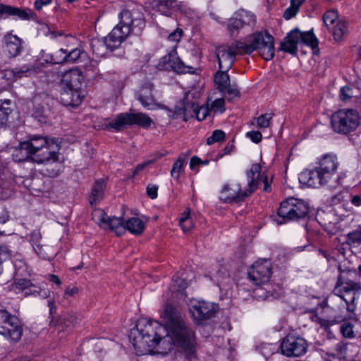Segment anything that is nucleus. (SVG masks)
Segmentation results:
<instances>
[{"label": "nucleus", "mask_w": 361, "mask_h": 361, "mask_svg": "<svg viewBox=\"0 0 361 361\" xmlns=\"http://www.w3.org/2000/svg\"><path fill=\"white\" fill-rule=\"evenodd\" d=\"M164 326L157 322L139 321L128 335L137 355L156 352L166 354L176 345L180 349V356L188 360L196 357L195 332L190 329L179 311L166 305L162 313Z\"/></svg>", "instance_id": "1"}, {"label": "nucleus", "mask_w": 361, "mask_h": 361, "mask_svg": "<svg viewBox=\"0 0 361 361\" xmlns=\"http://www.w3.org/2000/svg\"><path fill=\"white\" fill-rule=\"evenodd\" d=\"M119 23L106 37L110 51L118 48L130 34L139 35L145 27L143 14L137 11L123 10L119 14Z\"/></svg>", "instance_id": "2"}, {"label": "nucleus", "mask_w": 361, "mask_h": 361, "mask_svg": "<svg viewBox=\"0 0 361 361\" xmlns=\"http://www.w3.org/2000/svg\"><path fill=\"white\" fill-rule=\"evenodd\" d=\"M13 156L18 161L30 159L37 164L56 161L57 154L50 149V144L46 137L32 135L27 140L20 142L14 152Z\"/></svg>", "instance_id": "3"}, {"label": "nucleus", "mask_w": 361, "mask_h": 361, "mask_svg": "<svg viewBox=\"0 0 361 361\" xmlns=\"http://www.w3.org/2000/svg\"><path fill=\"white\" fill-rule=\"evenodd\" d=\"M241 48V54H250L257 51L266 61L272 59L275 54L274 38L267 32H257L250 35L246 42L237 41V47Z\"/></svg>", "instance_id": "4"}, {"label": "nucleus", "mask_w": 361, "mask_h": 361, "mask_svg": "<svg viewBox=\"0 0 361 361\" xmlns=\"http://www.w3.org/2000/svg\"><path fill=\"white\" fill-rule=\"evenodd\" d=\"M359 124V114L352 109L338 110L331 116V127L335 132L340 134L347 135L354 131Z\"/></svg>", "instance_id": "5"}, {"label": "nucleus", "mask_w": 361, "mask_h": 361, "mask_svg": "<svg viewBox=\"0 0 361 361\" xmlns=\"http://www.w3.org/2000/svg\"><path fill=\"white\" fill-rule=\"evenodd\" d=\"M262 167L259 164H252L250 170L247 172V176L249 178L248 187L249 188L243 191L240 188L238 190L231 188L228 185L224 186L221 191L220 199L226 202H240L243 200L245 197L250 195L257 188V183L254 180L255 173H259L261 171Z\"/></svg>", "instance_id": "6"}, {"label": "nucleus", "mask_w": 361, "mask_h": 361, "mask_svg": "<svg viewBox=\"0 0 361 361\" xmlns=\"http://www.w3.org/2000/svg\"><path fill=\"white\" fill-rule=\"evenodd\" d=\"M153 123L152 119L144 113H122L115 119L106 124L108 129L113 128L117 131L122 130L126 126L137 125L147 128Z\"/></svg>", "instance_id": "7"}, {"label": "nucleus", "mask_w": 361, "mask_h": 361, "mask_svg": "<svg viewBox=\"0 0 361 361\" xmlns=\"http://www.w3.org/2000/svg\"><path fill=\"white\" fill-rule=\"evenodd\" d=\"M308 212V204L302 200L294 198L281 202L278 210L279 216L286 220L304 218Z\"/></svg>", "instance_id": "8"}, {"label": "nucleus", "mask_w": 361, "mask_h": 361, "mask_svg": "<svg viewBox=\"0 0 361 361\" xmlns=\"http://www.w3.org/2000/svg\"><path fill=\"white\" fill-rule=\"evenodd\" d=\"M22 333L18 318L5 310H0V334L16 342L20 339Z\"/></svg>", "instance_id": "9"}, {"label": "nucleus", "mask_w": 361, "mask_h": 361, "mask_svg": "<svg viewBox=\"0 0 361 361\" xmlns=\"http://www.w3.org/2000/svg\"><path fill=\"white\" fill-rule=\"evenodd\" d=\"M359 290H361L360 283L352 280H346L341 282L338 279L334 289V293L345 302L346 309L348 311L353 312L354 310L353 303L355 299V294Z\"/></svg>", "instance_id": "10"}, {"label": "nucleus", "mask_w": 361, "mask_h": 361, "mask_svg": "<svg viewBox=\"0 0 361 361\" xmlns=\"http://www.w3.org/2000/svg\"><path fill=\"white\" fill-rule=\"evenodd\" d=\"M307 348V341L295 334H288L281 344V353L287 357H300L306 353Z\"/></svg>", "instance_id": "11"}, {"label": "nucleus", "mask_w": 361, "mask_h": 361, "mask_svg": "<svg viewBox=\"0 0 361 361\" xmlns=\"http://www.w3.org/2000/svg\"><path fill=\"white\" fill-rule=\"evenodd\" d=\"M237 54H241L240 46L237 47V41L231 45L223 44L216 48V55L220 70L229 71L235 61Z\"/></svg>", "instance_id": "12"}, {"label": "nucleus", "mask_w": 361, "mask_h": 361, "mask_svg": "<svg viewBox=\"0 0 361 361\" xmlns=\"http://www.w3.org/2000/svg\"><path fill=\"white\" fill-rule=\"evenodd\" d=\"M92 219L104 229L109 228L118 235L124 233L125 222L123 218L108 216L104 210L95 209L92 212Z\"/></svg>", "instance_id": "13"}, {"label": "nucleus", "mask_w": 361, "mask_h": 361, "mask_svg": "<svg viewBox=\"0 0 361 361\" xmlns=\"http://www.w3.org/2000/svg\"><path fill=\"white\" fill-rule=\"evenodd\" d=\"M190 312L193 319L199 324L214 317L217 312V306L205 301H194L190 305Z\"/></svg>", "instance_id": "14"}, {"label": "nucleus", "mask_w": 361, "mask_h": 361, "mask_svg": "<svg viewBox=\"0 0 361 361\" xmlns=\"http://www.w3.org/2000/svg\"><path fill=\"white\" fill-rule=\"evenodd\" d=\"M248 277L252 283L259 286L267 283L271 275V264L267 259L257 261L248 270Z\"/></svg>", "instance_id": "15"}, {"label": "nucleus", "mask_w": 361, "mask_h": 361, "mask_svg": "<svg viewBox=\"0 0 361 361\" xmlns=\"http://www.w3.org/2000/svg\"><path fill=\"white\" fill-rule=\"evenodd\" d=\"M160 65L165 69H172L178 73H186L193 72L194 68L185 65L178 56L176 50H172L167 55L161 58Z\"/></svg>", "instance_id": "16"}, {"label": "nucleus", "mask_w": 361, "mask_h": 361, "mask_svg": "<svg viewBox=\"0 0 361 361\" xmlns=\"http://www.w3.org/2000/svg\"><path fill=\"white\" fill-rule=\"evenodd\" d=\"M183 112L184 115L192 117L195 116L198 121L204 120L209 114V110L207 108L201 106L199 107L195 103H187L184 105L183 108H179L178 110H176V112L171 115L169 114V116L172 117V118H176V116L178 114H181L180 111ZM170 114H171V111L169 109Z\"/></svg>", "instance_id": "17"}, {"label": "nucleus", "mask_w": 361, "mask_h": 361, "mask_svg": "<svg viewBox=\"0 0 361 361\" xmlns=\"http://www.w3.org/2000/svg\"><path fill=\"white\" fill-rule=\"evenodd\" d=\"M84 78L78 69H71L63 73L61 79L62 88L81 89Z\"/></svg>", "instance_id": "18"}, {"label": "nucleus", "mask_w": 361, "mask_h": 361, "mask_svg": "<svg viewBox=\"0 0 361 361\" xmlns=\"http://www.w3.org/2000/svg\"><path fill=\"white\" fill-rule=\"evenodd\" d=\"M300 37L301 34L298 29L295 28L291 30L281 42L279 49L293 55L296 54Z\"/></svg>", "instance_id": "19"}, {"label": "nucleus", "mask_w": 361, "mask_h": 361, "mask_svg": "<svg viewBox=\"0 0 361 361\" xmlns=\"http://www.w3.org/2000/svg\"><path fill=\"white\" fill-rule=\"evenodd\" d=\"M84 97L81 89L72 90V88H62L61 92V101L65 106H78Z\"/></svg>", "instance_id": "20"}, {"label": "nucleus", "mask_w": 361, "mask_h": 361, "mask_svg": "<svg viewBox=\"0 0 361 361\" xmlns=\"http://www.w3.org/2000/svg\"><path fill=\"white\" fill-rule=\"evenodd\" d=\"M4 41L5 43L4 51L10 58L16 57L23 50L22 39L16 35L6 34L4 37Z\"/></svg>", "instance_id": "21"}, {"label": "nucleus", "mask_w": 361, "mask_h": 361, "mask_svg": "<svg viewBox=\"0 0 361 361\" xmlns=\"http://www.w3.org/2000/svg\"><path fill=\"white\" fill-rule=\"evenodd\" d=\"M153 85L150 82L145 83L136 94L137 99L144 108L150 109L155 105V99L152 93Z\"/></svg>", "instance_id": "22"}, {"label": "nucleus", "mask_w": 361, "mask_h": 361, "mask_svg": "<svg viewBox=\"0 0 361 361\" xmlns=\"http://www.w3.org/2000/svg\"><path fill=\"white\" fill-rule=\"evenodd\" d=\"M32 15L30 9H22L11 6L0 4V19L8 16H17L21 20H28Z\"/></svg>", "instance_id": "23"}, {"label": "nucleus", "mask_w": 361, "mask_h": 361, "mask_svg": "<svg viewBox=\"0 0 361 361\" xmlns=\"http://www.w3.org/2000/svg\"><path fill=\"white\" fill-rule=\"evenodd\" d=\"M299 181L302 184L307 185L310 187L318 188L324 186L322 182L321 176L315 167L313 170H305L300 173Z\"/></svg>", "instance_id": "24"}, {"label": "nucleus", "mask_w": 361, "mask_h": 361, "mask_svg": "<svg viewBox=\"0 0 361 361\" xmlns=\"http://www.w3.org/2000/svg\"><path fill=\"white\" fill-rule=\"evenodd\" d=\"M317 170L324 186L329 188H336L341 185L340 180L341 177L337 173V171L321 170L319 169H317Z\"/></svg>", "instance_id": "25"}, {"label": "nucleus", "mask_w": 361, "mask_h": 361, "mask_svg": "<svg viewBox=\"0 0 361 361\" xmlns=\"http://www.w3.org/2000/svg\"><path fill=\"white\" fill-rule=\"evenodd\" d=\"M12 111L11 100L4 98L0 92V128L6 127Z\"/></svg>", "instance_id": "26"}, {"label": "nucleus", "mask_w": 361, "mask_h": 361, "mask_svg": "<svg viewBox=\"0 0 361 361\" xmlns=\"http://www.w3.org/2000/svg\"><path fill=\"white\" fill-rule=\"evenodd\" d=\"M105 188L106 183L104 180L99 179L95 181L90 196V203L92 207L97 205L103 199Z\"/></svg>", "instance_id": "27"}, {"label": "nucleus", "mask_w": 361, "mask_h": 361, "mask_svg": "<svg viewBox=\"0 0 361 361\" xmlns=\"http://www.w3.org/2000/svg\"><path fill=\"white\" fill-rule=\"evenodd\" d=\"M145 228V223L137 217H132L125 222L124 231L128 230L133 235L142 234Z\"/></svg>", "instance_id": "28"}, {"label": "nucleus", "mask_w": 361, "mask_h": 361, "mask_svg": "<svg viewBox=\"0 0 361 361\" xmlns=\"http://www.w3.org/2000/svg\"><path fill=\"white\" fill-rule=\"evenodd\" d=\"M338 165L339 162L336 155L326 154L322 157L317 168L321 170L337 171Z\"/></svg>", "instance_id": "29"}, {"label": "nucleus", "mask_w": 361, "mask_h": 361, "mask_svg": "<svg viewBox=\"0 0 361 361\" xmlns=\"http://www.w3.org/2000/svg\"><path fill=\"white\" fill-rule=\"evenodd\" d=\"M51 99L44 94H39L35 96L33 99V104L35 106V114L38 116H45V113L49 110L48 102Z\"/></svg>", "instance_id": "30"}, {"label": "nucleus", "mask_w": 361, "mask_h": 361, "mask_svg": "<svg viewBox=\"0 0 361 361\" xmlns=\"http://www.w3.org/2000/svg\"><path fill=\"white\" fill-rule=\"evenodd\" d=\"M92 53L98 56H103L106 54V50L109 47L106 42V37L103 39H92L90 42Z\"/></svg>", "instance_id": "31"}, {"label": "nucleus", "mask_w": 361, "mask_h": 361, "mask_svg": "<svg viewBox=\"0 0 361 361\" xmlns=\"http://www.w3.org/2000/svg\"><path fill=\"white\" fill-rule=\"evenodd\" d=\"M228 71L220 70L214 75V82L218 86L219 91H224L230 84V78L227 72Z\"/></svg>", "instance_id": "32"}, {"label": "nucleus", "mask_w": 361, "mask_h": 361, "mask_svg": "<svg viewBox=\"0 0 361 361\" xmlns=\"http://www.w3.org/2000/svg\"><path fill=\"white\" fill-rule=\"evenodd\" d=\"M176 7H178L176 0H161L157 4L158 11L166 16H170L171 11Z\"/></svg>", "instance_id": "33"}, {"label": "nucleus", "mask_w": 361, "mask_h": 361, "mask_svg": "<svg viewBox=\"0 0 361 361\" xmlns=\"http://www.w3.org/2000/svg\"><path fill=\"white\" fill-rule=\"evenodd\" d=\"M41 238L42 235L39 231L38 230L32 231V233L30 234V240L32 243L33 248L35 252L39 256L44 258L45 256L42 249L43 245L40 244Z\"/></svg>", "instance_id": "34"}, {"label": "nucleus", "mask_w": 361, "mask_h": 361, "mask_svg": "<svg viewBox=\"0 0 361 361\" xmlns=\"http://www.w3.org/2000/svg\"><path fill=\"white\" fill-rule=\"evenodd\" d=\"M331 32L333 37L336 41H339L342 39L343 36L347 32V26L344 22L341 20L337 21V23L331 26V29L329 30Z\"/></svg>", "instance_id": "35"}, {"label": "nucleus", "mask_w": 361, "mask_h": 361, "mask_svg": "<svg viewBox=\"0 0 361 361\" xmlns=\"http://www.w3.org/2000/svg\"><path fill=\"white\" fill-rule=\"evenodd\" d=\"M33 68L30 66L24 65L21 67H16L6 71V75H12L16 79L20 78L27 73L33 72Z\"/></svg>", "instance_id": "36"}, {"label": "nucleus", "mask_w": 361, "mask_h": 361, "mask_svg": "<svg viewBox=\"0 0 361 361\" xmlns=\"http://www.w3.org/2000/svg\"><path fill=\"white\" fill-rule=\"evenodd\" d=\"M188 286V282L178 276H175L172 279L169 289L172 293H182Z\"/></svg>", "instance_id": "37"}, {"label": "nucleus", "mask_w": 361, "mask_h": 361, "mask_svg": "<svg viewBox=\"0 0 361 361\" xmlns=\"http://www.w3.org/2000/svg\"><path fill=\"white\" fill-rule=\"evenodd\" d=\"M300 42L315 49L318 47V40L312 31L300 32Z\"/></svg>", "instance_id": "38"}, {"label": "nucleus", "mask_w": 361, "mask_h": 361, "mask_svg": "<svg viewBox=\"0 0 361 361\" xmlns=\"http://www.w3.org/2000/svg\"><path fill=\"white\" fill-rule=\"evenodd\" d=\"M304 1L305 0H290V6L286 9L283 17L286 20H289L295 16L298 12L300 6Z\"/></svg>", "instance_id": "39"}, {"label": "nucleus", "mask_w": 361, "mask_h": 361, "mask_svg": "<svg viewBox=\"0 0 361 361\" xmlns=\"http://www.w3.org/2000/svg\"><path fill=\"white\" fill-rule=\"evenodd\" d=\"M189 152L185 154V157H179L173 164L172 169L171 171V175L175 179H178L180 177V172L182 171L183 166L185 164L187 157L189 155Z\"/></svg>", "instance_id": "40"}, {"label": "nucleus", "mask_w": 361, "mask_h": 361, "mask_svg": "<svg viewBox=\"0 0 361 361\" xmlns=\"http://www.w3.org/2000/svg\"><path fill=\"white\" fill-rule=\"evenodd\" d=\"M238 16H239L238 18L241 21L243 26H245V25L252 26L255 25V23L256 22V17L251 12L242 10L239 13Z\"/></svg>", "instance_id": "41"}, {"label": "nucleus", "mask_w": 361, "mask_h": 361, "mask_svg": "<svg viewBox=\"0 0 361 361\" xmlns=\"http://www.w3.org/2000/svg\"><path fill=\"white\" fill-rule=\"evenodd\" d=\"M323 21L328 30L331 29V26L335 25L338 20V13L336 11H329L324 14Z\"/></svg>", "instance_id": "42"}, {"label": "nucleus", "mask_w": 361, "mask_h": 361, "mask_svg": "<svg viewBox=\"0 0 361 361\" xmlns=\"http://www.w3.org/2000/svg\"><path fill=\"white\" fill-rule=\"evenodd\" d=\"M345 319L342 315L335 316L334 319L328 320L322 318H318L317 322L320 325L321 327L324 328L326 331L329 330V327L336 323L341 322Z\"/></svg>", "instance_id": "43"}, {"label": "nucleus", "mask_w": 361, "mask_h": 361, "mask_svg": "<svg viewBox=\"0 0 361 361\" xmlns=\"http://www.w3.org/2000/svg\"><path fill=\"white\" fill-rule=\"evenodd\" d=\"M66 54L64 59H66V63L76 61L82 54V51L79 48H75L72 49H65Z\"/></svg>", "instance_id": "44"}, {"label": "nucleus", "mask_w": 361, "mask_h": 361, "mask_svg": "<svg viewBox=\"0 0 361 361\" xmlns=\"http://www.w3.org/2000/svg\"><path fill=\"white\" fill-rule=\"evenodd\" d=\"M348 243L352 244H361V225L358 226L357 228L347 234Z\"/></svg>", "instance_id": "45"}, {"label": "nucleus", "mask_w": 361, "mask_h": 361, "mask_svg": "<svg viewBox=\"0 0 361 361\" xmlns=\"http://www.w3.org/2000/svg\"><path fill=\"white\" fill-rule=\"evenodd\" d=\"M244 26L242 24L239 18H231L227 24V29L230 32L231 35H233L235 32H237L240 29Z\"/></svg>", "instance_id": "46"}, {"label": "nucleus", "mask_w": 361, "mask_h": 361, "mask_svg": "<svg viewBox=\"0 0 361 361\" xmlns=\"http://www.w3.org/2000/svg\"><path fill=\"white\" fill-rule=\"evenodd\" d=\"M254 180L255 183H257V186L261 182L264 184V191L269 192L271 190V181L269 180L267 176L260 175V172L259 173H255Z\"/></svg>", "instance_id": "47"}, {"label": "nucleus", "mask_w": 361, "mask_h": 361, "mask_svg": "<svg viewBox=\"0 0 361 361\" xmlns=\"http://www.w3.org/2000/svg\"><path fill=\"white\" fill-rule=\"evenodd\" d=\"M214 277L216 278L219 286H221L224 285L223 281L228 279L229 281L231 279L229 278L228 273L225 267H221L216 271Z\"/></svg>", "instance_id": "48"}, {"label": "nucleus", "mask_w": 361, "mask_h": 361, "mask_svg": "<svg viewBox=\"0 0 361 361\" xmlns=\"http://www.w3.org/2000/svg\"><path fill=\"white\" fill-rule=\"evenodd\" d=\"M225 138V133L221 130H215L212 135L207 140V145H212L216 142L223 141Z\"/></svg>", "instance_id": "49"}, {"label": "nucleus", "mask_w": 361, "mask_h": 361, "mask_svg": "<svg viewBox=\"0 0 361 361\" xmlns=\"http://www.w3.org/2000/svg\"><path fill=\"white\" fill-rule=\"evenodd\" d=\"M11 253L4 245H0V274L2 272V264L4 261L11 259Z\"/></svg>", "instance_id": "50"}, {"label": "nucleus", "mask_w": 361, "mask_h": 361, "mask_svg": "<svg viewBox=\"0 0 361 361\" xmlns=\"http://www.w3.org/2000/svg\"><path fill=\"white\" fill-rule=\"evenodd\" d=\"M272 118L271 114H264L259 116L257 119V126L259 128H267L270 125V121Z\"/></svg>", "instance_id": "51"}, {"label": "nucleus", "mask_w": 361, "mask_h": 361, "mask_svg": "<svg viewBox=\"0 0 361 361\" xmlns=\"http://www.w3.org/2000/svg\"><path fill=\"white\" fill-rule=\"evenodd\" d=\"M65 54V49H60L59 51H56L52 54V64H62L66 63V59H64Z\"/></svg>", "instance_id": "52"}, {"label": "nucleus", "mask_w": 361, "mask_h": 361, "mask_svg": "<svg viewBox=\"0 0 361 361\" xmlns=\"http://www.w3.org/2000/svg\"><path fill=\"white\" fill-rule=\"evenodd\" d=\"M353 325L349 322L343 323L341 326V332L345 338H351L354 336Z\"/></svg>", "instance_id": "53"}, {"label": "nucleus", "mask_w": 361, "mask_h": 361, "mask_svg": "<svg viewBox=\"0 0 361 361\" xmlns=\"http://www.w3.org/2000/svg\"><path fill=\"white\" fill-rule=\"evenodd\" d=\"M227 87L224 90V91H221L224 93H227L229 95V99H231L234 97H240L239 90L233 85H231V83L226 86Z\"/></svg>", "instance_id": "54"}, {"label": "nucleus", "mask_w": 361, "mask_h": 361, "mask_svg": "<svg viewBox=\"0 0 361 361\" xmlns=\"http://www.w3.org/2000/svg\"><path fill=\"white\" fill-rule=\"evenodd\" d=\"M247 137L255 143H258L262 140V135L259 131H250L246 134Z\"/></svg>", "instance_id": "55"}, {"label": "nucleus", "mask_w": 361, "mask_h": 361, "mask_svg": "<svg viewBox=\"0 0 361 361\" xmlns=\"http://www.w3.org/2000/svg\"><path fill=\"white\" fill-rule=\"evenodd\" d=\"M183 36V30L180 28H177L176 30H174L173 32H171L169 37L168 39L170 41L173 42H179Z\"/></svg>", "instance_id": "56"}, {"label": "nucleus", "mask_w": 361, "mask_h": 361, "mask_svg": "<svg viewBox=\"0 0 361 361\" xmlns=\"http://www.w3.org/2000/svg\"><path fill=\"white\" fill-rule=\"evenodd\" d=\"M352 96V90L349 87H343L341 89L340 97L343 101L349 99Z\"/></svg>", "instance_id": "57"}, {"label": "nucleus", "mask_w": 361, "mask_h": 361, "mask_svg": "<svg viewBox=\"0 0 361 361\" xmlns=\"http://www.w3.org/2000/svg\"><path fill=\"white\" fill-rule=\"evenodd\" d=\"M41 63H51L52 64L53 59L52 54L47 53L45 51L42 50L40 52V58Z\"/></svg>", "instance_id": "58"}, {"label": "nucleus", "mask_w": 361, "mask_h": 361, "mask_svg": "<svg viewBox=\"0 0 361 361\" xmlns=\"http://www.w3.org/2000/svg\"><path fill=\"white\" fill-rule=\"evenodd\" d=\"M179 224L184 233L190 231L191 228L193 227L192 219H187L185 221H179Z\"/></svg>", "instance_id": "59"}, {"label": "nucleus", "mask_w": 361, "mask_h": 361, "mask_svg": "<svg viewBox=\"0 0 361 361\" xmlns=\"http://www.w3.org/2000/svg\"><path fill=\"white\" fill-rule=\"evenodd\" d=\"M225 102L224 99H217L214 101L212 104V108L216 111H219L220 112H223L224 111Z\"/></svg>", "instance_id": "60"}, {"label": "nucleus", "mask_w": 361, "mask_h": 361, "mask_svg": "<svg viewBox=\"0 0 361 361\" xmlns=\"http://www.w3.org/2000/svg\"><path fill=\"white\" fill-rule=\"evenodd\" d=\"M158 187L155 185H148L147 188V194L151 199H155L157 197Z\"/></svg>", "instance_id": "61"}, {"label": "nucleus", "mask_w": 361, "mask_h": 361, "mask_svg": "<svg viewBox=\"0 0 361 361\" xmlns=\"http://www.w3.org/2000/svg\"><path fill=\"white\" fill-rule=\"evenodd\" d=\"M79 292V288L76 286L68 287L64 293V298L74 297Z\"/></svg>", "instance_id": "62"}, {"label": "nucleus", "mask_w": 361, "mask_h": 361, "mask_svg": "<svg viewBox=\"0 0 361 361\" xmlns=\"http://www.w3.org/2000/svg\"><path fill=\"white\" fill-rule=\"evenodd\" d=\"M153 162V160H149L145 162H143L142 164H138L135 170L133 171V176H135L137 175L141 171H142L145 167H147L148 165L152 164Z\"/></svg>", "instance_id": "63"}, {"label": "nucleus", "mask_w": 361, "mask_h": 361, "mask_svg": "<svg viewBox=\"0 0 361 361\" xmlns=\"http://www.w3.org/2000/svg\"><path fill=\"white\" fill-rule=\"evenodd\" d=\"M350 202L355 207L361 205V194L352 195L350 198Z\"/></svg>", "instance_id": "64"}]
</instances>
